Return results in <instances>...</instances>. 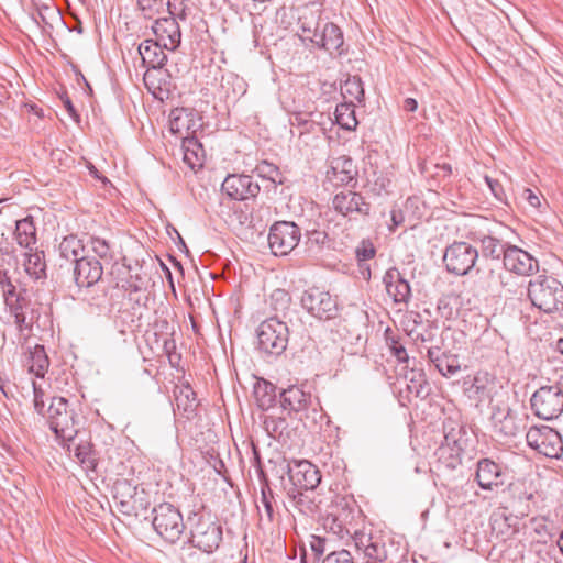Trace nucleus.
<instances>
[{
	"label": "nucleus",
	"mask_w": 563,
	"mask_h": 563,
	"mask_svg": "<svg viewBox=\"0 0 563 563\" xmlns=\"http://www.w3.org/2000/svg\"><path fill=\"white\" fill-rule=\"evenodd\" d=\"M527 290L532 306L540 311L551 314L563 310V284L555 277L537 275Z\"/></svg>",
	"instance_id": "nucleus-1"
},
{
	"label": "nucleus",
	"mask_w": 563,
	"mask_h": 563,
	"mask_svg": "<svg viewBox=\"0 0 563 563\" xmlns=\"http://www.w3.org/2000/svg\"><path fill=\"white\" fill-rule=\"evenodd\" d=\"M46 418L51 430L64 443L73 441L79 431V417L74 406L64 397L52 398ZM67 449L69 450V444Z\"/></svg>",
	"instance_id": "nucleus-2"
},
{
	"label": "nucleus",
	"mask_w": 563,
	"mask_h": 563,
	"mask_svg": "<svg viewBox=\"0 0 563 563\" xmlns=\"http://www.w3.org/2000/svg\"><path fill=\"white\" fill-rule=\"evenodd\" d=\"M528 419L527 413H518L509 406H492V428L499 441L506 442L522 433L527 428Z\"/></svg>",
	"instance_id": "nucleus-3"
},
{
	"label": "nucleus",
	"mask_w": 563,
	"mask_h": 563,
	"mask_svg": "<svg viewBox=\"0 0 563 563\" xmlns=\"http://www.w3.org/2000/svg\"><path fill=\"white\" fill-rule=\"evenodd\" d=\"M258 349L266 354L282 355L289 341V328L276 317L262 321L256 331Z\"/></svg>",
	"instance_id": "nucleus-4"
},
{
	"label": "nucleus",
	"mask_w": 563,
	"mask_h": 563,
	"mask_svg": "<svg viewBox=\"0 0 563 563\" xmlns=\"http://www.w3.org/2000/svg\"><path fill=\"white\" fill-rule=\"evenodd\" d=\"M490 222L486 218L478 216L472 217L468 223L467 238L471 241L481 244L482 255L493 260L505 258L506 249L510 246L509 243L493 236L494 231L488 227Z\"/></svg>",
	"instance_id": "nucleus-5"
},
{
	"label": "nucleus",
	"mask_w": 563,
	"mask_h": 563,
	"mask_svg": "<svg viewBox=\"0 0 563 563\" xmlns=\"http://www.w3.org/2000/svg\"><path fill=\"white\" fill-rule=\"evenodd\" d=\"M444 441L438 448L435 454L438 461L445 467L454 470L462 463V454L466 446V431L462 426H453V422L444 423Z\"/></svg>",
	"instance_id": "nucleus-6"
},
{
	"label": "nucleus",
	"mask_w": 563,
	"mask_h": 563,
	"mask_svg": "<svg viewBox=\"0 0 563 563\" xmlns=\"http://www.w3.org/2000/svg\"><path fill=\"white\" fill-rule=\"evenodd\" d=\"M532 412L542 420H553L563 412V388L559 384L538 388L530 398Z\"/></svg>",
	"instance_id": "nucleus-7"
},
{
	"label": "nucleus",
	"mask_w": 563,
	"mask_h": 563,
	"mask_svg": "<svg viewBox=\"0 0 563 563\" xmlns=\"http://www.w3.org/2000/svg\"><path fill=\"white\" fill-rule=\"evenodd\" d=\"M152 525L154 530L165 541L175 543L185 530V523L180 511L169 503H163L154 507Z\"/></svg>",
	"instance_id": "nucleus-8"
},
{
	"label": "nucleus",
	"mask_w": 563,
	"mask_h": 563,
	"mask_svg": "<svg viewBox=\"0 0 563 563\" xmlns=\"http://www.w3.org/2000/svg\"><path fill=\"white\" fill-rule=\"evenodd\" d=\"M222 526L212 520L211 517H198L190 528L189 542L194 548L205 553L214 552L222 541Z\"/></svg>",
	"instance_id": "nucleus-9"
},
{
	"label": "nucleus",
	"mask_w": 563,
	"mask_h": 563,
	"mask_svg": "<svg viewBox=\"0 0 563 563\" xmlns=\"http://www.w3.org/2000/svg\"><path fill=\"white\" fill-rule=\"evenodd\" d=\"M529 448L547 457L559 459L563 452V441L558 431L549 426H532L526 433Z\"/></svg>",
	"instance_id": "nucleus-10"
},
{
	"label": "nucleus",
	"mask_w": 563,
	"mask_h": 563,
	"mask_svg": "<svg viewBox=\"0 0 563 563\" xmlns=\"http://www.w3.org/2000/svg\"><path fill=\"white\" fill-rule=\"evenodd\" d=\"M478 250L463 241H455L444 252L443 262L448 272L455 275H466L475 266Z\"/></svg>",
	"instance_id": "nucleus-11"
},
{
	"label": "nucleus",
	"mask_w": 563,
	"mask_h": 563,
	"mask_svg": "<svg viewBox=\"0 0 563 563\" xmlns=\"http://www.w3.org/2000/svg\"><path fill=\"white\" fill-rule=\"evenodd\" d=\"M301 306L311 316L320 320H330L338 316L336 299L321 287H310L301 296Z\"/></svg>",
	"instance_id": "nucleus-12"
},
{
	"label": "nucleus",
	"mask_w": 563,
	"mask_h": 563,
	"mask_svg": "<svg viewBox=\"0 0 563 563\" xmlns=\"http://www.w3.org/2000/svg\"><path fill=\"white\" fill-rule=\"evenodd\" d=\"M299 227L289 221H277L271 229L268 234V245L275 256H284L289 254L299 243Z\"/></svg>",
	"instance_id": "nucleus-13"
},
{
	"label": "nucleus",
	"mask_w": 563,
	"mask_h": 563,
	"mask_svg": "<svg viewBox=\"0 0 563 563\" xmlns=\"http://www.w3.org/2000/svg\"><path fill=\"white\" fill-rule=\"evenodd\" d=\"M334 210L343 217L356 219L357 217H367L371 212V203L354 190H342L338 192L332 200Z\"/></svg>",
	"instance_id": "nucleus-14"
},
{
	"label": "nucleus",
	"mask_w": 563,
	"mask_h": 563,
	"mask_svg": "<svg viewBox=\"0 0 563 563\" xmlns=\"http://www.w3.org/2000/svg\"><path fill=\"white\" fill-rule=\"evenodd\" d=\"M139 53L144 65H147V70L144 74L143 80L148 89L155 88L154 74L159 71L167 62V55L164 53L163 47L158 42L145 40L139 45Z\"/></svg>",
	"instance_id": "nucleus-15"
},
{
	"label": "nucleus",
	"mask_w": 563,
	"mask_h": 563,
	"mask_svg": "<svg viewBox=\"0 0 563 563\" xmlns=\"http://www.w3.org/2000/svg\"><path fill=\"white\" fill-rule=\"evenodd\" d=\"M222 191L233 200H247L255 198L261 188L253 177L244 174H231L225 177L221 186Z\"/></svg>",
	"instance_id": "nucleus-16"
},
{
	"label": "nucleus",
	"mask_w": 563,
	"mask_h": 563,
	"mask_svg": "<svg viewBox=\"0 0 563 563\" xmlns=\"http://www.w3.org/2000/svg\"><path fill=\"white\" fill-rule=\"evenodd\" d=\"M285 470L298 489H316L321 482L320 471L307 460L287 463Z\"/></svg>",
	"instance_id": "nucleus-17"
},
{
	"label": "nucleus",
	"mask_w": 563,
	"mask_h": 563,
	"mask_svg": "<svg viewBox=\"0 0 563 563\" xmlns=\"http://www.w3.org/2000/svg\"><path fill=\"white\" fill-rule=\"evenodd\" d=\"M358 170L353 159L342 155L333 158L330 169L327 172V179L333 186H350L352 188L357 185Z\"/></svg>",
	"instance_id": "nucleus-18"
},
{
	"label": "nucleus",
	"mask_w": 563,
	"mask_h": 563,
	"mask_svg": "<svg viewBox=\"0 0 563 563\" xmlns=\"http://www.w3.org/2000/svg\"><path fill=\"white\" fill-rule=\"evenodd\" d=\"M503 264L505 269L521 276H529L539 268L538 261L534 257L527 251L511 244L506 249Z\"/></svg>",
	"instance_id": "nucleus-19"
},
{
	"label": "nucleus",
	"mask_w": 563,
	"mask_h": 563,
	"mask_svg": "<svg viewBox=\"0 0 563 563\" xmlns=\"http://www.w3.org/2000/svg\"><path fill=\"white\" fill-rule=\"evenodd\" d=\"M102 274L103 267L95 256H81L74 266V279L78 287H92L101 279Z\"/></svg>",
	"instance_id": "nucleus-20"
},
{
	"label": "nucleus",
	"mask_w": 563,
	"mask_h": 563,
	"mask_svg": "<svg viewBox=\"0 0 563 563\" xmlns=\"http://www.w3.org/2000/svg\"><path fill=\"white\" fill-rule=\"evenodd\" d=\"M353 542L357 551L363 553L364 563H383L387 560V550L383 542L365 532H355Z\"/></svg>",
	"instance_id": "nucleus-21"
},
{
	"label": "nucleus",
	"mask_w": 563,
	"mask_h": 563,
	"mask_svg": "<svg viewBox=\"0 0 563 563\" xmlns=\"http://www.w3.org/2000/svg\"><path fill=\"white\" fill-rule=\"evenodd\" d=\"M312 44L319 49H323L329 54L336 53L338 55H342L344 53L343 32L333 22L328 21L322 24V29Z\"/></svg>",
	"instance_id": "nucleus-22"
},
{
	"label": "nucleus",
	"mask_w": 563,
	"mask_h": 563,
	"mask_svg": "<svg viewBox=\"0 0 563 563\" xmlns=\"http://www.w3.org/2000/svg\"><path fill=\"white\" fill-rule=\"evenodd\" d=\"M383 282L388 296L393 298L395 303H407L409 301L411 297L410 285L397 268H389L385 273Z\"/></svg>",
	"instance_id": "nucleus-23"
},
{
	"label": "nucleus",
	"mask_w": 563,
	"mask_h": 563,
	"mask_svg": "<svg viewBox=\"0 0 563 563\" xmlns=\"http://www.w3.org/2000/svg\"><path fill=\"white\" fill-rule=\"evenodd\" d=\"M152 30L156 37L163 42L164 48L174 51L179 46L181 33L175 18L165 16L157 19Z\"/></svg>",
	"instance_id": "nucleus-24"
},
{
	"label": "nucleus",
	"mask_w": 563,
	"mask_h": 563,
	"mask_svg": "<svg viewBox=\"0 0 563 563\" xmlns=\"http://www.w3.org/2000/svg\"><path fill=\"white\" fill-rule=\"evenodd\" d=\"M501 466L489 459H482L477 462L475 478L483 489L492 490L494 486L503 484Z\"/></svg>",
	"instance_id": "nucleus-25"
},
{
	"label": "nucleus",
	"mask_w": 563,
	"mask_h": 563,
	"mask_svg": "<svg viewBox=\"0 0 563 563\" xmlns=\"http://www.w3.org/2000/svg\"><path fill=\"white\" fill-rule=\"evenodd\" d=\"M501 284L503 282L500 267L478 268L473 280V290L477 296L485 295L496 290Z\"/></svg>",
	"instance_id": "nucleus-26"
},
{
	"label": "nucleus",
	"mask_w": 563,
	"mask_h": 563,
	"mask_svg": "<svg viewBox=\"0 0 563 563\" xmlns=\"http://www.w3.org/2000/svg\"><path fill=\"white\" fill-rule=\"evenodd\" d=\"M321 11L319 9H305L298 18V27L302 41L313 43L322 29Z\"/></svg>",
	"instance_id": "nucleus-27"
},
{
	"label": "nucleus",
	"mask_w": 563,
	"mask_h": 563,
	"mask_svg": "<svg viewBox=\"0 0 563 563\" xmlns=\"http://www.w3.org/2000/svg\"><path fill=\"white\" fill-rule=\"evenodd\" d=\"M288 496L302 515L313 517L320 510L322 500L314 489H298L297 492H289Z\"/></svg>",
	"instance_id": "nucleus-28"
},
{
	"label": "nucleus",
	"mask_w": 563,
	"mask_h": 563,
	"mask_svg": "<svg viewBox=\"0 0 563 563\" xmlns=\"http://www.w3.org/2000/svg\"><path fill=\"white\" fill-rule=\"evenodd\" d=\"M311 402V394L298 386H290L280 393V405L284 410L299 412L308 408Z\"/></svg>",
	"instance_id": "nucleus-29"
},
{
	"label": "nucleus",
	"mask_w": 563,
	"mask_h": 563,
	"mask_svg": "<svg viewBox=\"0 0 563 563\" xmlns=\"http://www.w3.org/2000/svg\"><path fill=\"white\" fill-rule=\"evenodd\" d=\"M14 239L16 243L29 251L36 247V228L32 217L18 220L15 223Z\"/></svg>",
	"instance_id": "nucleus-30"
},
{
	"label": "nucleus",
	"mask_w": 563,
	"mask_h": 563,
	"mask_svg": "<svg viewBox=\"0 0 563 563\" xmlns=\"http://www.w3.org/2000/svg\"><path fill=\"white\" fill-rule=\"evenodd\" d=\"M151 507V498L148 493L145 489H137L136 495L129 503H123L121 507H119V511L122 515L129 517H135L147 519V511Z\"/></svg>",
	"instance_id": "nucleus-31"
},
{
	"label": "nucleus",
	"mask_w": 563,
	"mask_h": 563,
	"mask_svg": "<svg viewBox=\"0 0 563 563\" xmlns=\"http://www.w3.org/2000/svg\"><path fill=\"white\" fill-rule=\"evenodd\" d=\"M25 272L35 279L46 278V262L44 251L34 247L33 251L25 253Z\"/></svg>",
	"instance_id": "nucleus-32"
},
{
	"label": "nucleus",
	"mask_w": 563,
	"mask_h": 563,
	"mask_svg": "<svg viewBox=\"0 0 563 563\" xmlns=\"http://www.w3.org/2000/svg\"><path fill=\"white\" fill-rule=\"evenodd\" d=\"M59 254L63 258L77 264L81 256H85V246L75 235L64 238L59 244Z\"/></svg>",
	"instance_id": "nucleus-33"
},
{
	"label": "nucleus",
	"mask_w": 563,
	"mask_h": 563,
	"mask_svg": "<svg viewBox=\"0 0 563 563\" xmlns=\"http://www.w3.org/2000/svg\"><path fill=\"white\" fill-rule=\"evenodd\" d=\"M29 371L43 378L49 367V360L43 345L36 344L30 351L27 361Z\"/></svg>",
	"instance_id": "nucleus-34"
},
{
	"label": "nucleus",
	"mask_w": 563,
	"mask_h": 563,
	"mask_svg": "<svg viewBox=\"0 0 563 563\" xmlns=\"http://www.w3.org/2000/svg\"><path fill=\"white\" fill-rule=\"evenodd\" d=\"M175 401L178 410H183L190 418L197 408L196 394L189 385L180 386L175 390Z\"/></svg>",
	"instance_id": "nucleus-35"
},
{
	"label": "nucleus",
	"mask_w": 563,
	"mask_h": 563,
	"mask_svg": "<svg viewBox=\"0 0 563 563\" xmlns=\"http://www.w3.org/2000/svg\"><path fill=\"white\" fill-rule=\"evenodd\" d=\"M254 396L256 398L257 406L262 410H267L275 404L276 386L265 379H262L257 382L254 387Z\"/></svg>",
	"instance_id": "nucleus-36"
},
{
	"label": "nucleus",
	"mask_w": 563,
	"mask_h": 563,
	"mask_svg": "<svg viewBox=\"0 0 563 563\" xmlns=\"http://www.w3.org/2000/svg\"><path fill=\"white\" fill-rule=\"evenodd\" d=\"M254 455H255V460H256L257 464L260 465V455L255 449H254ZM258 468H260V478L265 482V484L262 487L261 501L264 507L266 520L268 523H272L275 520V510H274V506H273V499H274L273 490L271 489V487L268 485V481H267L265 473L263 472V470L260 466H258Z\"/></svg>",
	"instance_id": "nucleus-37"
},
{
	"label": "nucleus",
	"mask_w": 563,
	"mask_h": 563,
	"mask_svg": "<svg viewBox=\"0 0 563 563\" xmlns=\"http://www.w3.org/2000/svg\"><path fill=\"white\" fill-rule=\"evenodd\" d=\"M335 122L344 130L352 131L355 130L357 125V120L355 117V109L352 102H343L336 106L335 111Z\"/></svg>",
	"instance_id": "nucleus-38"
},
{
	"label": "nucleus",
	"mask_w": 563,
	"mask_h": 563,
	"mask_svg": "<svg viewBox=\"0 0 563 563\" xmlns=\"http://www.w3.org/2000/svg\"><path fill=\"white\" fill-rule=\"evenodd\" d=\"M190 117L191 113L185 108L173 110L169 121L170 132L180 135L185 140L184 132L188 133L190 129Z\"/></svg>",
	"instance_id": "nucleus-39"
},
{
	"label": "nucleus",
	"mask_w": 563,
	"mask_h": 563,
	"mask_svg": "<svg viewBox=\"0 0 563 563\" xmlns=\"http://www.w3.org/2000/svg\"><path fill=\"white\" fill-rule=\"evenodd\" d=\"M332 244L328 233L321 230H311L307 233V250L313 255H318L324 249H330Z\"/></svg>",
	"instance_id": "nucleus-40"
},
{
	"label": "nucleus",
	"mask_w": 563,
	"mask_h": 563,
	"mask_svg": "<svg viewBox=\"0 0 563 563\" xmlns=\"http://www.w3.org/2000/svg\"><path fill=\"white\" fill-rule=\"evenodd\" d=\"M409 380L407 389L417 398H426L429 395L430 388L426 375L421 371L411 369L410 376H406Z\"/></svg>",
	"instance_id": "nucleus-41"
},
{
	"label": "nucleus",
	"mask_w": 563,
	"mask_h": 563,
	"mask_svg": "<svg viewBox=\"0 0 563 563\" xmlns=\"http://www.w3.org/2000/svg\"><path fill=\"white\" fill-rule=\"evenodd\" d=\"M113 498L118 501V508L123 505V503H129L134 495H136L137 487L132 485V483L125 478L117 479L112 487Z\"/></svg>",
	"instance_id": "nucleus-42"
},
{
	"label": "nucleus",
	"mask_w": 563,
	"mask_h": 563,
	"mask_svg": "<svg viewBox=\"0 0 563 563\" xmlns=\"http://www.w3.org/2000/svg\"><path fill=\"white\" fill-rule=\"evenodd\" d=\"M433 365L444 377H452L461 371L460 360L457 355L454 354H444Z\"/></svg>",
	"instance_id": "nucleus-43"
},
{
	"label": "nucleus",
	"mask_w": 563,
	"mask_h": 563,
	"mask_svg": "<svg viewBox=\"0 0 563 563\" xmlns=\"http://www.w3.org/2000/svg\"><path fill=\"white\" fill-rule=\"evenodd\" d=\"M75 456L88 470H95L97 466L96 452L90 442H80L75 448Z\"/></svg>",
	"instance_id": "nucleus-44"
},
{
	"label": "nucleus",
	"mask_w": 563,
	"mask_h": 563,
	"mask_svg": "<svg viewBox=\"0 0 563 563\" xmlns=\"http://www.w3.org/2000/svg\"><path fill=\"white\" fill-rule=\"evenodd\" d=\"M184 150V161L190 168L194 169L196 166H202V162L199 159L197 153L198 150H202V146L197 142V140L185 137Z\"/></svg>",
	"instance_id": "nucleus-45"
},
{
	"label": "nucleus",
	"mask_w": 563,
	"mask_h": 563,
	"mask_svg": "<svg viewBox=\"0 0 563 563\" xmlns=\"http://www.w3.org/2000/svg\"><path fill=\"white\" fill-rule=\"evenodd\" d=\"M421 330L411 329L409 335L413 338L415 341H420L421 343H432L437 336L438 327L432 322L428 321L427 324H420Z\"/></svg>",
	"instance_id": "nucleus-46"
},
{
	"label": "nucleus",
	"mask_w": 563,
	"mask_h": 563,
	"mask_svg": "<svg viewBox=\"0 0 563 563\" xmlns=\"http://www.w3.org/2000/svg\"><path fill=\"white\" fill-rule=\"evenodd\" d=\"M387 344L390 349L391 354L401 363H408L409 356L404 344L400 343L398 338L386 336Z\"/></svg>",
	"instance_id": "nucleus-47"
},
{
	"label": "nucleus",
	"mask_w": 563,
	"mask_h": 563,
	"mask_svg": "<svg viewBox=\"0 0 563 563\" xmlns=\"http://www.w3.org/2000/svg\"><path fill=\"white\" fill-rule=\"evenodd\" d=\"M345 92L355 98L357 101H362L364 98V89L360 77L349 78L344 84Z\"/></svg>",
	"instance_id": "nucleus-48"
},
{
	"label": "nucleus",
	"mask_w": 563,
	"mask_h": 563,
	"mask_svg": "<svg viewBox=\"0 0 563 563\" xmlns=\"http://www.w3.org/2000/svg\"><path fill=\"white\" fill-rule=\"evenodd\" d=\"M167 9L169 18H175L185 21L187 19V5L185 0H168Z\"/></svg>",
	"instance_id": "nucleus-49"
},
{
	"label": "nucleus",
	"mask_w": 563,
	"mask_h": 563,
	"mask_svg": "<svg viewBox=\"0 0 563 563\" xmlns=\"http://www.w3.org/2000/svg\"><path fill=\"white\" fill-rule=\"evenodd\" d=\"M376 250L373 243L368 240H363L356 247L355 254L360 263L371 260L375 256Z\"/></svg>",
	"instance_id": "nucleus-50"
},
{
	"label": "nucleus",
	"mask_w": 563,
	"mask_h": 563,
	"mask_svg": "<svg viewBox=\"0 0 563 563\" xmlns=\"http://www.w3.org/2000/svg\"><path fill=\"white\" fill-rule=\"evenodd\" d=\"M323 563H354V559L350 551L342 549L330 552L323 559Z\"/></svg>",
	"instance_id": "nucleus-51"
},
{
	"label": "nucleus",
	"mask_w": 563,
	"mask_h": 563,
	"mask_svg": "<svg viewBox=\"0 0 563 563\" xmlns=\"http://www.w3.org/2000/svg\"><path fill=\"white\" fill-rule=\"evenodd\" d=\"M90 244H91L92 251L100 258H109L110 257V245L104 239L92 236L90 239Z\"/></svg>",
	"instance_id": "nucleus-52"
},
{
	"label": "nucleus",
	"mask_w": 563,
	"mask_h": 563,
	"mask_svg": "<svg viewBox=\"0 0 563 563\" xmlns=\"http://www.w3.org/2000/svg\"><path fill=\"white\" fill-rule=\"evenodd\" d=\"M34 387V409L38 415L44 416L45 415V404L43 400L44 393L42 389L37 388L35 384H33Z\"/></svg>",
	"instance_id": "nucleus-53"
},
{
	"label": "nucleus",
	"mask_w": 563,
	"mask_h": 563,
	"mask_svg": "<svg viewBox=\"0 0 563 563\" xmlns=\"http://www.w3.org/2000/svg\"><path fill=\"white\" fill-rule=\"evenodd\" d=\"M390 220L391 224H389V231L395 232V230L401 225L405 221V216L400 209L394 208L390 211Z\"/></svg>",
	"instance_id": "nucleus-54"
},
{
	"label": "nucleus",
	"mask_w": 563,
	"mask_h": 563,
	"mask_svg": "<svg viewBox=\"0 0 563 563\" xmlns=\"http://www.w3.org/2000/svg\"><path fill=\"white\" fill-rule=\"evenodd\" d=\"M522 197L529 202V205L533 208H538L541 205L540 197L529 188L523 189Z\"/></svg>",
	"instance_id": "nucleus-55"
},
{
	"label": "nucleus",
	"mask_w": 563,
	"mask_h": 563,
	"mask_svg": "<svg viewBox=\"0 0 563 563\" xmlns=\"http://www.w3.org/2000/svg\"><path fill=\"white\" fill-rule=\"evenodd\" d=\"M445 353L441 352L440 346L431 345L427 349V357L430 363L435 364Z\"/></svg>",
	"instance_id": "nucleus-56"
},
{
	"label": "nucleus",
	"mask_w": 563,
	"mask_h": 563,
	"mask_svg": "<svg viewBox=\"0 0 563 563\" xmlns=\"http://www.w3.org/2000/svg\"><path fill=\"white\" fill-rule=\"evenodd\" d=\"M325 527H329L334 533L339 534L341 538L343 537V531L345 530L344 527L338 522V519L332 517V518H327L325 519V523H324Z\"/></svg>",
	"instance_id": "nucleus-57"
},
{
	"label": "nucleus",
	"mask_w": 563,
	"mask_h": 563,
	"mask_svg": "<svg viewBox=\"0 0 563 563\" xmlns=\"http://www.w3.org/2000/svg\"><path fill=\"white\" fill-rule=\"evenodd\" d=\"M2 295L5 301V305L9 302H12L16 297H20L16 295L15 286L12 284L11 286L7 287L2 290Z\"/></svg>",
	"instance_id": "nucleus-58"
},
{
	"label": "nucleus",
	"mask_w": 563,
	"mask_h": 563,
	"mask_svg": "<svg viewBox=\"0 0 563 563\" xmlns=\"http://www.w3.org/2000/svg\"><path fill=\"white\" fill-rule=\"evenodd\" d=\"M62 100H63L64 107L66 108V110L69 113V115L78 121L79 120V114L77 113V111L75 109V106L73 104L71 100L69 99V97H67V96L63 97Z\"/></svg>",
	"instance_id": "nucleus-59"
},
{
	"label": "nucleus",
	"mask_w": 563,
	"mask_h": 563,
	"mask_svg": "<svg viewBox=\"0 0 563 563\" xmlns=\"http://www.w3.org/2000/svg\"><path fill=\"white\" fill-rule=\"evenodd\" d=\"M435 168L439 169V172L435 173L437 176L448 177L452 173V168L450 164L443 163V164H437Z\"/></svg>",
	"instance_id": "nucleus-60"
},
{
	"label": "nucleus",
	"mask_w": 563,
	"mask_h": 563,
	"mask_svg": "<svg viewBox=\"0 0 563 563\" xmlns=\"http://www.w3.org/2000/svg\"><path fill=\"white\" fill-rule=\"evenodd\" d=\"M311 549L316 553L317 556L322 555L324 552V541L320 538L316 539L311 543Z\"/></svg>",
	"instance_id": "nucleus-61"
},
{
	"label": "nucleus",
	"mask_w": 563,
	"mask_h": 563,
	"mask_svg": "<svg viewBox=\"0 0 563 563\" xmlns=\"http://www.w3.org/2000/svg\"><path fill=\"white\" fill-rule=\"evenodd\" d=\"M22 298L16 297L12 302L7 303V306L10 308V311L15 316L16 312H23V306L21 303Z\"/></svg>",
	"instance_id": "nucleus-62"
},
{
	"label": "nucleus",
	"mask_w": 563,
	"mask_h": 563,
	"mask_svg": "<svg viewBox=\"0 0 563 563\" xmlns=\"http://www.w3.org/2000/svg\"><path fill=\"white\" fill-rule=\"evenodd\" d=\"M418 109V102L413 98H407L404 101V110L407 112H415Z\"/></svg>",
	"instance_id": "nucleus-63"
},
{
	"label": "nucleus",
	"mask_w": 563,
	"mask_h": 563,
	"mask_svg": "<svg viewBox=\"0 0 563 563\" xmlns=\"http://www.w3.org/2000/svg\"><path fill=\"white\" fill-rule=\"evenodd\" d=\"M11 279L8 274V271H0V287L1 289H5L7 287L11 286Z\"/></svg>",
	"instance_id": "nucleus-64"
}]
</instances>
